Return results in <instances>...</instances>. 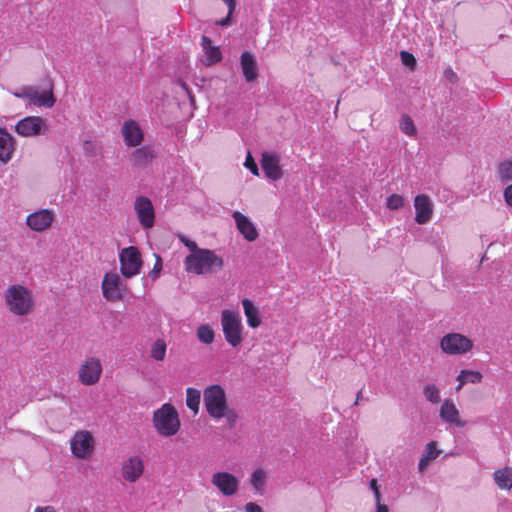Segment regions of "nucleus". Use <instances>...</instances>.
Returning <instances> with one entry per match:
<instances>
[{
  "instance_id": "f257e3e1",
  "label": "nucleus",
  "mask_w": 512,
  "mask_h": 512,
  "mask_svg": "<svg viewBox=\"0 0 512 512\" xmlns=\"http://www.w3.org/2000/svg\"><path fill=\"white\" fill-rule=\"evenodd\" d=\"M203 402L208 415L214 419L226 418L230 427L237 422V413L229 408L226 393L218 385H210L203 391Z\"/></svg>"
},
{
  "instance_id": "f03ea898",
  "label": "nucleus",
  "mask_w": 512,
  "mask_h": 512,
  "mask_svg": "<svg viewBox=\"0 0 512 512\" xmlns=\"http://www.w3.org/2000/svg\"><path fill=\"white\" fill-rule=\"evenodd\" d=\"M3 298L7 310L15 316H28L35 310L33 292L25 285H10L4 291Z\"/></svg>"
},
{
  "instance_id": "7ed1b4c3",
  "label": "nucleus",
  "mask_w": 512,
  "mask_h": 512,
  "mask_svg": "<svg viewBox=\"0 0 512 512\" xmlns=\"http://www.w3.org/2000/svg\"><path fill=\"white\" fill-rule=\"evenodd\" d=\"M224 261L210 249L202 248L184 260L185 270L196 275L212 274L223 268Z\"/></svg>"
},
{
  "instance_id": "20e7f679",
  "label": "nucleus",
  "mask_w": 512,
  "mask_h": 512,
  "mask_svg": "<svg viewBox=\"0 0 512 512\" xmlns=\"http://www.w3.org/2000/svg\"><path fill=\"white\" fill-rule=\"evenodd\" d=\"M152 420L154 428L161 436L171 437L180 430L181 423L178 412L170 403H165L155 410Z\"/></svg>"
},
{
  "instance_id": "39448f33",
  "label": "nucleus",
  "mask_w": 512,
  "mask_h": 512,
  "mask_svg": "<svg viewBox=\"0 0 512 512\" xmlns=\"http://www.w3.org/2000/svg\"><path fill=\"white\" fill-rule=\"evenodd\" d=\"M221 326L226 342L232 347H238L243 341V324L238 312L223 310L221 312Z\"/></svg>"
},
{
  "instance_id": "423d86ee",
  "label": "nucleus",
  "mask_w": 512,
  "mask_h": 512,
  "mask_svg": "<svg viewBox=\"0 0 512 512\" xmlns=\"http://www.w3.org/2000/svg\"><path fill=\"white\" fill-rule=\"evenodd\" d=\"M441 351L449 356H462L473 349V341L464 334L451 332L440 339Z\"/></svg>"
},
{
  "instance_id": "0eeeda50",
  "label": "nucleus",
  "mask_w": 512,
  "mask_h": 512,
  "mask_svg": "<svg viewBox=\"0 0 512 512\" xmlns=\"http://www.w3.org/2000/svg\"><path fill=\"white\" fill-rule=\"evenodd\" d=\"M95 438L88 430H79L70 439V450L77 459H90L95 450Z\"/></svg>"
},
{
  "instance_id": "6e6552de",
  "label": "nucleus",
  "mask_w": 512,
  "mask_h": 512,
  "mask_svg": "<svg viewBox=\"0 0 512 512\" xmlns=\"http://www.w3.org/2000/svg\"><path fill=\"white\" fill-rule=\"evenodd\" d=\"M101 290L107 301L116 302L123 299L127 285L117 273L108 272L103 277Z\"/></svg>"
},
{
  "instance_id": "1a4fd4ad",
  "label": "nucleus",
  "mask_w": 512,
  "mask_h": 512,
  "mask_svg": "<svg viewBox=\"0 0 512 512\" xmlns=\"http://www.w3.org/2000/svg\"><path fill=\"white\" fill-rule=\"evenodd\" d=\"M120 272L126 278L139 274L142 267V258L138 248L134 246L122 249L119 254Z\"/></svg>"
},
{
  "instance_id": "9d476101",
  "label": "nucleus",
  "mask_w": 512,
  "mask_h": 512,
  "mask_svg": "<svg viewBox=\"0 0 512 512\" xmlns=\"http://www.w3.org/2000/svg\"><path fill=\"white\" fill-rule=\"evenodd\" d=\"M15 132L22 137H36L45 135L48 125L40 116H26L16 123Z\"/></svg>"
},
{
  "instance_id": "9b49d317",
  "label": "nucleus",
  "mask_w": 512,
  "mask_h": 512,
  "mask_svg": "<svg viewBox=\"0 0 512 512\" xmlns=\"http://www.w3.org/2000/svg\"><path fill=\"white\" fill-rule=\"evenodd\" d=\"M103 371L102 363L99 358L88 357L80 365L78 370V380L85 386H92L101 378Z\"/></svg>"
},
{
  "instance_id": "f8f14e48",
  "label": "nucleus",
  "mask_w": 512,
  "mask_h": 512,
  "mask_svg": "<svg viewBox=\"0 0 512 512\" xmlns=\"http://www.w3.org/2000/svg\"><path fill=\"white\" fill-rule=\"evenodd\" d=\"M138 220L144 229H150L155 223V211L151 200L145 196H139L134 202Z\"/></svg>"
},
{
  "instance_id": "ddd939ff",
  "label": "nucleus",
  "mask_w": 512,
  "mask_h": 512,
  "mask_svg": "<svg viewBox=\"0 0 512 512\" xmlns=\"http://www.w3.org/2000/svg\"><path fill=\"white\" fill-rule=\"evenodd\" d=\"M212 484L224 495H235L239 489V480L229 472H217L212 475Z\"/></svg>"
},
{
  "instance_id": "4468645a",
  "label": "nucleus",
  "mask_w": 512,
  "mask_h": 512,
  "mask_svg": "<svg viewBox=\"0 0 512 512\" xmlns=\"http://www.w3.org/2000/svg\"><path fill=\"white\" fill-rule=\"evenodd\" d=\"M54 221V214L48 209H41L29 214L26 218L27 226L36 232L48 229Z\"/></svg>"
},
{
  "instance_id": "2eb2a0df",
  "label": "nucleus",
  "mask_w": 512,
  "mask_h": 512,
  "mask_svg": "<svg viewBox=\"0 0 512 512\" xmlns=\"http://www.w3.org/2000/svg\"><path fill=\"white\" fill-rule=\"evenodd\" d=\"M144 472V462L140 456L134 455L123 462L121 473L124 480L135 483Z\"/></svg>"
},
{
  "instance_id": "dca6fc26",
  "label": "nucleus",
  "mask_w": 512,
  "mask_h": 512,
  "mask_svg": "<svg viewBox=\"0 0 512 512\" xmlns=\"http://www.w3.org/2000/svg\"><path fill=\"white\" fill-rule=\"evenodd\" d=\"M415 221L419 224L427 223L433 213V205L430 198L426 194H417L414 200Z\"/></svg>"
},
{
  "instance_id": "f3484780",
  "label": "nucleus",
  "mask_w": 512,
  "mask_h": 512,
  "mask_svg": "<svg viewBox=\"0 0 512 512\" xmlns=\"http://www.w3.org/2000/svg\"><path fill=\"white\" fill-rule=\"evenodd\" d=\"M280 160L276 154L265 152L262 154L261 166L265 176L273 181L282 177Z\"/></svg>"
},
{
  "instance_id": "a211bd4d",
  "label": "nucleus",
  "mask_w": 512,
  "mask_h": 512,
  "mask_svg": "<svg viewBox=\"0 0 512 512\" xmlns=\"http://www.w3.org/2000/svg\"><path fill=\"white\" fill-rule=\"evenodd\" d=\"M121 132L124 142L128 146H138L143 140V131L139 124L134 120L125 121Z\"/></svg>"
},
{
  "instance_id": "6ab92c4d",
  "label": "nucleus",
  "mask_w": 512,
  "mask_h": 512,
  "mask_svg": "<svg viewBox=\"0 0 512 512\" xmlns=\"http://www.w3.org/2000/svg\"><path fill=\"white\" fill-rule=\"evenodd\" d=\"M232 216L236 222L237 229L247 241L252 242L258 238L257 229L248 217L239 211L233 212Z\"/></svg>"
},
{
  "instance_id": "aec40b11",
  "label": "nucleus",
  "mask_w": 512,
  "mask_h": 512,
  "mask_svg": "<svg viewBox=\"0 0 512 512\" xmlns=\"http://www.w3.org/2000/svg\"><path fill=\"white\" fill-rule=\"evenodd\" d=\"M440 417L444 422L454 424L460 428L466 425V422L460 419L459 410L451 399H445L442 403Z\"/></svg>"
},
{
  "instance_id": "412c9836",
  "label": "nucleus",
  "mask_w": 512,
  "mask_h": 512,
  "mask_svg": "<svg viewBox=\"0 0 512 512\" xmlns=\"http://www.w3.org/2000/svg\"><path fill=\"white\" fill-rule=\"evenodd\" d=\"M15 139L5 129L0 128V162L3 164L8 163L15 152Z\"/></svg>"
},
{
  "instance_id": "4be33fe9",
  "label": "nucleus",
  "mask_w": 512,
  "mask_h": 512,
  "mask_svg": "<svg viewBox=\"0 0 512 512\" xmlns=\"http://www.w3.org/2000/svg\"><path fill=\"white\" fill-rule=\"evenodd\" d=\"M31 94L29 105L51 108L55 104V98L51 89L40 90L37 86H33Z\"/></svg>"
},
{
  "instance_id": "5701e85b",
  "label": "nucleus",
  "mask_w": 512,
  "mask_h": 512,
  "mask_svg": "<svg viewBox=\"0 0 512 512\" xmlns=\"http://www.w3.org/2000/svg\"><path fill=\"white\" fill-rule=\"evenodd\" d=\"M240 65L247 82H252L258 76V65L255 56L250 52H244L240 58Z\"/></svg>"
},
{
  "instance_id": "b1692460",
  "label": "nucleus",
  "mask_w": 512,
  "mask_h": 512,
  "mask_svg": "<svg viewBox=\"0 0 512 512\" xmlns=\"http://www.w3.org/2000/svg\"><path fill=\"white\" fill-rule=\"evenodd\" d=\"M202 48H203V63L206 66H211L218 63L222 59V53L218 46L212 45V41L206 37H202Z\"/></svg>"
},
{
  "instance_id": "393cba45",
  "label": "nucleus",
  "mask_w": 512,
  "mask_h": 512,
  "mask_svg": "<svg viewBox=\"0 0 512 512\" xmlns=\"http://www.w3.org/2000/svg\"><path fill=\"white\" fill-rule=\"evenodd\" d=\"M156 157V152L150 146H143L136 149L131 156V161L134 166L146 167L152 163Z\"/></svg>"
},
{
  "instance_id": "a878e982",
  "label": "nucleus",
  "mask_w": 512,
  "mask_h": 512,
  "mask_svg": "<svg viewBox=\"0 0 512 512\" xmlns=\"http://www.w3.org/2000/svg\"><path fill=\"white\" fill-rule=\"evenodd\" d=\"M242 306L248 326L251 328L259 327L261 325L259 309L248 298L242 300Z\"/></svg>"
},
{
  "instance_id": "bb28decb",
  "label": "nucleus",
  "mask_w": 512,
  "mask_h": 512,
  "mask_svg": "<svg viewBox=\"0 0 512 512\" xmlns=\"http://www.w3.org/2000/svg\"><path fill=\"white\" fill-rule=\"evenodd\" d=\"M493 478L499 489L508 491L512 489V467L496 469Z\"/></svg>"
},
{
  "instance_id": "cd10ccee",
  "label": "nucleus",
  "mask_w": 512,
  "mask_h": 512,
  "mask_svg": "<svg viewBox=\"0 0 512 512\" xmlns=\"http://www.w3.org/2000/svg\"><path fill=\"white\" fill-rule=\"evenodd\" d=\"M482 379L483 376L479 371L463 369L457 376L458 385L455 390L460 391L467 383L478 384Z\"/></svg>"
},
{
  "instance_id": "c85d7f7f",
  "label": "nucleus",
  "mask_w": 512,
  "mask_h": 512,
  "mask_svg": "<svg viewBox=\"0 0 512 512\" xmlns=\"http://www.w3.org/2000/svg\"><path fill=\"white\" fill-rule=\"evenodd\" d=\"M440 451L436 447V442L432 441L426 445L425 451L419 460L418 469L423 472L429 463L436 459Z\"/></svg>"
},
{
  "instance_id": "c756f323",
  "label": "nucleus",
  "mask_w": 512,
  "mask_h": 512,
  "mask_svg": "<svg viewBox=\"0 0 512 512\" xmlns=\"http://www.w3.org/2000/svg\"><path fill=\"white\" fill-rule=\"evenodd\" d=\"M201 393L196 388L186 389V405L196 415L200 408Z\"/></svg>"
},
{
  "instance_id": "7c9ffc66",
  "label": "nucleus",
  "mask_w": 512,
  "mask_h": 512,
  "mask_svg": "<svg viewBox=\"0 0 512 512\" xmlns=\"http://www.w3.org/2000/svg\"><path fill=\"white\" fill-rule=\"evenodd\" d=\"M167 344L164 339H157L151 344L150 357L155 361H163L166 357Z\"/></svg>"
},
{
  "instance_id": "2f4dec72",
  "label": "nucleus",
  "mask_w": 512,
  "mask_h": 512,
  "mask_svg": "<svg viewBox=\"0 0 512 512\" xmlns=\"http://www.w3.org/2000/svg\"><path fill=\"white\" fill-rule=\"evenodd\" d=\"M399 128L401 132L408 137H415L417 135V128L412 118L406 114L401 116L399 121Z\"/></svg>"
},
{
  "instance_id": "473e14b6",
  "label": "nucleus",
  "mask_w": 512,
  "mask_h": 512,
  "mask_svg": "<svg viewBox=\"0 0 512 512\" xmlns=\"http://www.w3.org/2000/svg\"><path fill=\"white\" fill-rule=\"evenodd\" d=\"M196 335L201 343L209 345L214 342L215 332L207 324L200 325L197 328Z\"/></svg>"
},
{
  "instance_id": "72a5a7b5",
  "label": "nucleus",
  "mask_w": 512,
  "mask_h": 512,
  "mask_svg": "<svg viewBox=\"0 0 512 512\" xmlns=\"http://www.w3.org/2000/svg\"><path fill=\"white\" fill-rule=\"evenodd\" d=\"M497 175L501 181H512V160H503L497 166Z\"/></svg>"
},
{
  "instance_id": "f704fd0d",
  "label": "nucleus",
  "mask_w": 512,
  "mask_h": 512,
  "mask_svg": "<svg viewBox=\"0 0 512 512\" xmlns=\"http://www.w3.org/2000/svg\"><path fill=\"white\" fill-rule=\"evenodd\" d=\"M266 473L263 469H256L251 475V485L256 491H261L265 485Z\"/></svg>"
},
{
  "instance_id": "c9c22d12",
  "label": "nucleus",
  "mask_w": 512,
  "mask_h": 512,
  "mask_svg": "<svg viewBox=\"0 0 512 512\" xmlns=\"http://www.w3.org/2000/svg\"><path fill=\"white\" fill-rule=\"evenodd\" d=\"M423 394L425 398L433 404L440 402V391L434 384L426 385L423 389Z\"/></svg>"
},
{
  "instance_id": "e433bc0d",
  "label": "nucleus",
  "mask_w": 512,
  "mask_h": 512,
  "mask_svg": "<svg viewBox=\"0 0 512 512\" xmlns=\"http://www.w3.org/2000/svg\"><path fill=\"white\" fill-rule=\"evenodd\" d=\"M32 91H33V86H31V85L22 86V87H19L18 89H16L13 92V95L16 98L23 99L29 103V99L32 96V94H31Z\"/></svg>"
},
{
  "instance_id": "4c0bfd02",
  "label": "nucleus",
  "mask_w": 512,
  "mask_h": 512,
  "mask_svg": "<svg viewBox=\"0 0 512 512\" xmlns=\"http://www.w3.org/2000/svg\"><path fill=\"white\" fill-rule=\"evenodd\" d=\"M386 203L388 208L395 210L403 206L404 199L402 198L401 194H390Z\"/></svg>"
},
{
  "instance_id": "58836bf2",
  "label": "nucleus",
  "mask_w": 512,
  "mask_h": 512,
  "mask_svg": "<svg viewBox=\"0 0 512 512\" xmlns=\"http://www.w3.org/2000/svg\"><path fill=\"white\" fill-rule=\"evenodd\" d=\"M244 166L253 174L258 176L259 175V168L252 157L251 153L248 151L246 155V159L244 162Z\"/></svg>"
},
{
  "instance_id": "ea45409f",
  "label": "nucleus",
  "mask_w": 512,
  "mask_h": 512,
  "mask_svg": "<svg viewBox=\"0 0 512 512\" xmlns=\"http://www.w3.org/2000/svg\"><path fill=\"white\" fill-rule=\"evenodd\" d=\"M400 56H401V60H402L404 65H406L408 67H411V68L414 67V65L416 63V60H415L414 56L411 53L406 52V51H402Z\"/></svg>"
},
{
  "instance_id": "a19ab883",
  "label": "nucleus",
  "mask_w": 512,
  "mask_h": 512,
  "mask_svg": "<svg viewBox=\"0 0 512 512\" xmlns=\"http://www.w3.org/2000/svg\"><path fill=\"white\" fill-rule=\"evenodd\" d=\"M162 270V260L159 256L156 258V263L154 265L153 270L151 271V277L154 279L157 277L158 273Z\"/></svg>"
},
{
  "instance_id": "79ce46f5",
  "label": "nucleus",
  "mask_w": 512,
  "mask_h": 512,
  "mask_svg": "<svg viewBox=\"0 0 512 512\" xmlns=\"http://www.w3.org/2000/svg\"><path fill=\"white\" fill-rule=\"evenodd\" d=\"M370 487H371V489L374 491V495H375V498H376V502L381 501V494H380L379 487H378V484H377V480H376V479H372V480H371V482H370Z\"/></svg>"
},
{
  "instance_id": "37998d69",
  "label": "nucleus",
  "mask_w": 512,
  "mask_h": 512,
  "mask_svg": "<svg viewBox=\"0 0 512 512\" xmlns=\"http://www.w3.org/2000/svg\"><path fill=\"white\" fill-rule=\"evenodd\" d=\"M245 511L246 512H264L261 506H259L256 503H253V502H248L245 505Z\"/></svg>"
},
{
  "instance_id": "c03bdc74",
  "label": "nucleus",
  "mask_w": 512,
  "mask_h": 512,
  "mask_svg": "<svg viewBox=\"0 0 512 512\" xmlns=\"http://www.w3.org/2000/svg\"><path fill=\"white\" fill-rule=\"evenodd\" d=\"M444 76L447 80H449L450 82H455L456 79H457V75L456 73L451 69V68H447L445 71H444Z\"/></svg>"
},
{
  "instance_id": "a18cd8bd",
  "label": "nucleus",
  "mask_w": 512,
  "mask_h": 512,
  "mask_svg": "<svg viewBox=\"0 0 512 512\" xmlns=\"http://www.w3.org/2000/svg\"><path fill=\"white\" fill-rule=\"evenodd\" d=\"M185 246L190 250V254H194L197 250L202 249V248H199L197 246L196 242H194L192 240L187 241Z\"/></svg>"
},
{
  "instance_id": "49530a36",
  "label": "nucleus",
  "mask_w": 512,
  "mask_h": 512,
  "mask_svg": "<svg viewBox=\"0 0 512 512\" xmlns=\"http://www.w3.org/2000/svg\"><path fill=\"white\" fill-rule=\"evenodd\" d=\"M34 512H57L52 506L36 507Z\"/></svg>"
},
{
  "instance_id": "de8ad7c7",
  "label": "nucleus",
  "mask_w": 512,
  "mask_h": 512,
  "mask_svg": "<svg viewBox=\"0 0 512 512\" xmlns=\"http://www.w3.org/2000/svg\"><path fill=\"white\" fill-rule=\"evenodd\" d=\"M230 18H231V15L228 14L225 18L221 19L217 23L220 26H228L230 24Z\"/></svg>"
},
{
  "instance_id": "09e8293b",
  "label": "nucleus",
  "mask_w": 512,
  "mask_h": 512,
  "mask_svg": "<svg viewBox=\"0 0 512 512\" xmlns=\"http://www.w3.org/2000/svg\"><path fill=\"white\" fill-rule=\"evenodd\" d=\"M376 512H388V507L385 504H381V502H377V510Z\"/></svg>"
},
{
  "instance_id": "8fccbe9b",
  "label": "nucleus",
  "mask_w": 512,
  "mask_h": 512,
  "mask_svg": "<svg viewBox=\"0 0 512 512\" xmlns=\"http://www.w3.org/2000/svg\"><path fill=\"white\" fill-rule=\"evenodd\" d=\"M506 203L512 207V194H504Z\"/></svg>"
},
{
  "instance_id": "3c124183",
  "label": "nucleus",
  "mask_w": 512,
  "mask_h": 512,
  "mask_svg": "<svg viewBox=\"0 0 512 512\" xmlns=\"http://www.w3.org/2000/svg\"><path fill=\"white\" fill-rule=\"evenodd\" d=\"M362 399V390H360L356 395V400L354 402V405H357L359 401Z\"/></svg>"
},
{
  "instance_id": "603ef678",
  "label": "nucleus",
  "mask_w": 512,
  "mask_h": 512,
  "mask_svg": "<svg viewBox=\"0 0 512 512\" xmlns=\"http://www.w3.org/2000/svg\"><path fill=\"white\" fill-rule=\"evenodd\" d=\"M179 239H180V241H181L184 245H186L187 241H189V240H190V239L186 238V237H185V236H183V235H180V236H179Z\"/></svg>"
},
{
  "instance_id": "864d4df0",
  "label": "nucleus",
  "mask_w": 512,
  "mask_h": 512,
  "mask_svg": "<svg viewBox=\"0 0 512 512\" xmlns=\"http://www.w3.org/2000/svg\"><path fill=\"white\" fill-rule=\"evenodd\" d=\"M504 192H507V193L512 192V184H511L510 186H508V187L504 190Z\"/></svg>"
}]
</instances>
